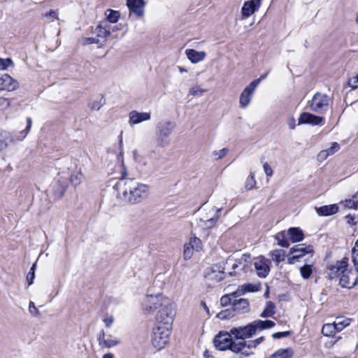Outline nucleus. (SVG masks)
Masks as SVG:
<instances>
[{
	"label": "nucleus",
	"mask_w": 358,
	"mask_h": 358,
	"mask_svg": "<svg viewBox=\"0 0 358 358\" xmlns=\"http://www.w3.org/2000/svg\"><path fill=\"white\" fill-rule=\"evenodd\" d=\"M117 199L124 203L137 204L146 199L149 195L148 185L134 178H121L115 185Z\"/></svg>",
	"instance_id": "nucleus-1"
},
{
	"label": "nucleus",
	"mask_w": 358,
	"mask_h": 358,
	"mask_svg": "<svg viewBox=\"0 0 358 358\" xmlns=\"http://www.w3.org/2000/svg\"><path fill=\"white\" fill-rule=\"evenodd\" d=\"M348 258L344 257L342 260L330 266L329 270L331 279L340 277L339 283L341 287L351 289L356 285L358 277L352 269L348 268Z\"/></svg>",
	"instance_id": "nucleus-2"
},
{
	"label": "nucleus",
	"mask_w": 358,
	"mask_h": 358,
	"mask_svg": "<svg viewBox=\"0 0 358 358\" xmlns=\"http://www.w3.org/2000/svg\"><path fill=\"white\" fill-rule=\"evenodd\" d=\"M275 325L271 320H255L246 326L234 327L231 329V334L236 341H245V339L250 338L258 331L271 329Z\"/></svg>",
	"instance_id": "nucleus-3"
},
{
	"label": "nucleus",
	"mask_w": 358,
	"mask_h": 358,
	"mask_svg": "<svg viewBox=\"0 0 358 358\" xmlns=\"http://www.w3.org/2000/svg\"><path fill=\"white\" fill-rule=\"evenodd\" d=\"M175 315V306L169 301L157 310L155 315V325L172 327Z\"/></svg>",
	"instance_id": "nucleus-4"
},
{
	"label": "nucleus",
	"mask_w": 358,
	"mask_h": 358,
	"mask_svg": "<svg viewBox=\"0 0 358 358\" xmlns=\"http://www.w3.org/2000/svg\"><path fill=\"white\" fill-rule=\"evenodd\" d=\"M250 262L251 256L248 254H243L240 257L230 256L222 264L224 267L229 268V270H225L226 273L230 276H234L238 273V271H236V269L239 268L240 271L245 270Z\"/></svg>",
	"instance_id": "nucleus-5"
},
{
	"label": "nucleus",
	"mask_w": 358,
	"mask_h": 358,
	"mask_svg": "<svg viewBox=\"0 0 358 358\" xmlns=\"http://www.w3.org/2000/svg\"><path fill=\"white\" fill-rule=\"evenodd\" d=\"M231 331L225 333L220 332L213 340L215 347L219 350H226L229 349L232 352L236 354L237 358H241V351H235L234 346L241 344V341H233Z\"/></svg>",
	"instance_id": "nucleus-6"
},
{
	"label": "nucleus",
	"mask_w": 358,
	"mask_h": 358,
	"mask_svg": "<svg viewBox=\"0 0 358 358\" xmlns=\"http://www.w3.org/2000/svg\"><path fill=\"white\" fill-rule=\"evenodd\" d=\"M32 125L31 117L27 118V127L21 131L18 135L14 137L12 134L6 130H0V152L6 149L8 144L15 143L16 141H22L29 134Z\"/></svg>",
	"instance_id": "nucleus-7"
},
{
	"label": "nucleus",
	"mask_w": 358,
	"mask_h": 358,
	"mask_svg": "<svg viewBox=\"0 0 358 358\" xmlns=\"http://www.w3.org/2000/svg\"><path fill=\"white\" fill-rule=\"evenodd\" d=\"M172 327L155 325L152 330V344L158 350L163 349L169 342Z\"/></svg>",
	"instance_id": "nucleus-8"
},
{
	"label": "nucleus",
	"mask_w": 358,
	"mask_h": 358,
	"mask_svg": "<svg viewBox=\"0 0 358 358\" xmlns=\"http://www.w3.org/2000/svg\"><path fill=\"white\" fill-rule=\"evenodd\" d=\"M170 300L161 294H148L142 303L143 310L145 314L150 315L164 306L165 303Z\"/></svg>",
	"instance_id": "nucleus-9"
},
{
	"label": "nucleus",
	"mask_w": 358,
	"mask_h": 358,
	"mask_svg": "<svg viewBox=\"0 0 358 358\" xmlns=\"http://www.w3.org/2000/svg\"><path fill=\"white\" fill-rule=\"evenodd\" d=\"M175 127V123L171 121H162L157 124V140L159 146L164 147L168 145L169 137Z\"/></svg>",
	"instance_id": "nucleus-10"
},
{
	"label": "nucleus",
	"mask_w": 358,
	"mask_h": 358,
	"mask_svg": "<svg viewBox=\"0 0 358 358\" xmlns=\"http://www.w3.org/2000/svg\"><path fill=\"white\" fill-rule=\"evenodd\" d=\"M330 97L320 92L315 94L310 103L311 110L317 113H323L328 110Z\"/></svg>",
	"instance_id": "nucleus-11"
},
{
	"label": "nucleus",
	"mask_w": 358,
	"mask_h": 358,
	"mask_svg": "<svg viewBox=\"0 0 358 358\" xmlns=\"http://www.w3.org/2000/svg\"><path fill=\"white\" fill-rule=\"evenodd\" d=\"M289 252L294 255L288 258V263L290 264H294L306 255L309 254L312 256L313 254V248L311 245L299 244L292 247L290 249Z\"/></svg>",
	"instance_id": "nucleus-12"
},
{
	"label": "nucleus",
	"mask_w": 358,
	"mask_h": 358,
	"mask_svg": "<svg viewBox=\"0 0 358 358\" xmlns=\"http://www.w3.org/2000/svg\"><path fill=\"white\" fill-rule=\"evenodd\" d=\"M264 341V337L261 336L255 340L246 341H241V344L234 346V350L241 351V358L249 357L253 355L252 348H256L260 343Z\"/></svg>",
	"instance_id": "nucleus-13"
},
{
	"label": "nucleus",
	"mask_w": 358,
	"mask_h": 358,
	"mask_svg": "<svg viewBox=\"0 0 358 358\" xmlns=\"http://www.w3.org/2000/svg\"><path fill=\"white\" fill-rule=\"evenodd\" d=\"M228 268L224 267L222 263L214 264L205 271V276L209 280L215 282H220L226 275V271Z\"/></svg>",
	"instance_id": "nucleus-14"
},
{
	"label": "nucleus",
	"mask_w": 358,
	"mask_h": 358,
	"mask_svg": "<svg viewBox=\"0 0 358 358\" xmlns=\"http://www.w3.org/2000/svg\"><path fill=\"white\" fill-rule=\"evenodd\" d=\"M254 266L257 275L259 278H266L270 272V264L269 259H266L263 257H259L254 259Z\"/></svg>",
	"instance_id": "nucleus-15"
},
{
	"label": "nucleus",
	"mask_w": 358,
	"mask_h": 358,
	"mask_svg": "<svg viewBox=\"0 0 358 358\" xmlns=\"http://www.w3.org/2000/svg\"><path fill=\"white\" fill-rule=\"evenodd\" d=\"M257 83H251L249 85H248L241 92L239 99V103L241 108H246L252 97L253 93L257 88Z\"/></svg>",
	"instance_id": "nucleus-16"
},
{
	"label": "nucleus",
	"mask_w": 358,
	"mask_h": 358,
	"mask_svg": "<svg viewBox=\"0 0 358 358\" xmlns=\"http://www.w3.org/2000/svg\"><path fill=\"white\" fill-rule=\"evenodd\" d=\"M129 124L131 127L140 124L143 122L150 120L151 118L150 113L138 112L137 110H131L129 115Z\"/></svg>",
	"instance_id": "nucleus-17"
},
{
	"label": "nucleus",
	"mask_w": 358,
	"mask_h": 358,
	"mask_svg": "<svg viewBox=\"0 0 358 358\" xmlns=\"http://www.w3.org/2000/svg\"><path fill=\"white\" fill-rule=\"evenodd\" d=\"M298 124H308L313 126L320 125L324 122V117L310 113H302L299 118Z\"/></svg>",
	"instance_id": "nucleus-18"
},
{
	"label": "nucleus",
	"mask_w": 358,
	"mask_h": 358,
	"mask_svg": "<svg viewBox=\"0 0 358 358\" xmlns=\"http://www.w3.org/2000/svg\"><path fill=\"white\" fill-rule=\"evenodd\" d=\"M262 0H250L245 1L241 8V14L243 17H249L254 14L260 7Z\"/></svg>",
	"instance_id": "nucleus-19"
},
{
	"label": "nucleus",
	"mask_w": 358,
	"mask_h": 358,
	"mask_svg": "<svg viewBox=\"0 0 358 358\" xmlns=\"http://www.w3.org/2000/svg\"><path fill=\"white\" fill-rule=\"evenodd\" d=\"M18 87V83L8 74L0 77V90L14 91Z\"/></svg>",
	"instance_id": "nucleus-20"
},
{
	"label": "nucleus",
	"mask_w": 358,
	"mask_h": 358,
	"mask_svg": "<svg viewBox=\"0 0 358 358\" xmlns=\"http://www.w3.org/2000/svg\"><path fill=\"white\" fill-rule=\"evenodd\" d=\"M200 217L197 221V223H201L210 218V217H220V213L221 208H216L214 206L209 208H199Z\"/></svg>",
	"instance_id": "nucleus-21"
},
{
	"label": "nucleus",
	"mask_w": 358,
	"mask_h": 358,
	"mask_svg": "<svg viewBox=\"0 0 358 358\" xmlns=\"http://www.w3.org/2000/svg\"><path fill=\"white\" fill-rule=\"evenodd\" d=\"M127 6L137 16L141 17L143 15L144 1L143 0H127Z\"/></svg>",
	"instance_id": "nucleus-22"
},
{
	"label": "nucleus",
	"mask_w": 358,
	"mask_h": 358,
	"mask_svg": "<svg viewBox=\"0 0 358 358\" xmlns=\"http://www.w3.org/2000/svg\"><path fill=\"white\" fill-rule=\"evenodd\" d=\"M185 54L187 58L191 61L193 64H196L199 62L204 60L206 58V54L204 51H196L194 49H187L185 50Z\"/></svg>",
	"instance_id": "nucleus-23"
},
{
	"label": "nucleus",
	"mask_w": 358,
	"mask_h": 358,
	"mask_svg": "<svg viewBox=\"0 0 358 358\" xmlns=\"http://www.w3.org/2000/svg\"><path fill=\"white\" fill-rule=\"evenodd\" d=\"M315 210L320 216H330L336 214L338 211V206L337 204L326 205L315 207Z\"/></svg>",
	"instance_id": "nucleus-24"
},
{
	"label": "nucleus",
	"mask_w": 358,
	"mask_h": 358,
	"mask_svg": "<svg viewBox=\"0 0 358 358\" xmlns=\"http://www.w3.org/2000/svg\"><path fill=\"white\" fill-rule=\"evenodd\" d=\"M232 307L234 310L238 313H245L249 310V302L245 299H234Z\"/></svg>",
	"instance_id": "nucleus-25"
},
{
	"label": "nucleus",
	"mask_w": 358,
	"mask_h": 358,
	"mask_svg": "<svg viewBox=\"0 0 358 358\" xmlns=\"http://www.w3.org/2000/svg\"><path fill=\"white\" fill-rule=\"evenodd\" d=\"M99 344L102 348H110L119 344V341L115 338H105V333L102 331L98 337Z\"/></svg>",
	"instance_id": "nucleus-26"
},
{
	"label": "nucleus",
	"mask_w": 358,
	"mask_h": 358,
	"mask_svg": "<svg viewBox=\"0 0 358 358\" xmlns=\"http://www.w3.org/2000/svg\"><path fill=\"white\" fill-rule=\"evenodd\" d=\"M289 239L292 243L300 242L304 238V234L299 228L291 227L287 230Z\"/></svg>",
	"instance_id": "nucleus-27"
},
{
	"label": "nucleus",
	"mask_w": 358,
	"mask_h": 358,
	"mask_svg": "<svg viewBox=\"0 0 358 358\" xmlns=\"http://www.w3.org/2000/svg\"><path fill=\"white\" fill-rule=\"evenodd\" d=\"M96 34L98 37L106 38L108 36L110 35V27L109 24L107 22H102L101 24L96 28Z\"/></svg>",
	"instance_id": "nucleus-28"
},
{
	"label": "nucleus",
	"mask_w": 358,
	"mask_h": 358,
	"mask_svg": "<svg viewBox=\"0 0 358 358\" xmlns=\"http://www.w3.org/2000/svg\"><path fill=\"white\" fill-rule=\"evenodd\" d=\"M294 355L292 348L279 349L271 355L269 358H292Z\"/></svg>",
	"instance_id": "nucleus-29"
},
{
	"label": "nucleus",
	"mask_w": 358,
	"mask_h": 358,
	"mask_svg": "<svg viewBox=\"0 0 358 358\" xmlns=\"http://www.w3.org/2000/svg\"><path fill=\"white\" fill-rule=\"evenodd\" d=\"M351 320L345 317L339 316L336 317L335 321L334 322L335 327H336V330L338 332L341 331L344 328L349 326L350 324Z\"/></svg>",
	"instance_id": "nucleus-30"
},
{
	"label": "nucleus",
	"mask_w": 358,
	"mask_h": 358,
	"mask_svg": "<svg viewBox=\"0 0 358 358\" xmlns=\"http://www.w3.org/2000/svg\"><path fill=\"white\" fill-rule=\"evenodd\" d=\"M287 236H289L287 231H282L278 233L275 236V238L278 241V245L282 248H288L289 243L287 240Z\"/></svg>",
	"instance_id": "nucleus-31"
},
{
	"label": "nucleus",
	"mask_w": 358,
	"mask_h": 358,
	"mask_svg": "<svg viewBox=\"0 0 358 358\" xmlns=\"http://www.w3.org/2000/svg\"><path fill=\"white\" fill-rule=\"evenodd\" d=\"M219 219V217H210V219L201 222V223H196L197 227L201 230H207L214 227Z\"/></svg>",
	"instance_id": "nucleus-32"
},
{
	"label": "nucleus",
	"mask_w": 358,
	"mask_h": 358,
	"mask_svg": "<svg viewBox=\"0 0 358 358\" xmlns=\"http://www.w3.org/2000/svg\"><path fill=\"white\" fill-rule=\"evenodd\" d=\"M270 256L273 261L277 264H279L280 262L285 260V252L282 249H275L271 251Z\"/></svg>",
	"instance_id": "nucleus-33"
},
{
	"label": "nucleus",
	"mask_w": 358,
	"mask_h": 358,
	"mask_svg": "<svg viewBox=\"0 0 358 358\" xmlns=\"http://www.w3.org/2000/svg\"><path fill=\"white\" fill-rule=\"evenodd\" d=\"M338 332L336 330V327L334 325V323L325 324L323 325L322 329V333L324 336L330 337L334 336V334Z\"/></svg>",
	"instance_id": "nucleus-34"
},
{
	"label": "nucleus",
	"mask_w": 358,
	"mask_h": 358,
	"mask_svg": "<svg viewBox=\"0 0 358 358\" xmlns=\"http://www.w3.org/2000/svg\"><path fill=\"white\" fill-rule=\"evenodd\" d=\"M275 306L271 301L266 303V307L264 311L261 313L260 317H272L274 313Z\"/></svg>",
	"instance_id": "nucleus-35"
},
{
	"label": "nucleus",
	"mask_w": 358,
	"mask_h": 358,
	"mask_svg": "<svg viewBox=\"0 0 358 358\" xmlns=\"http://www.w3.org/2000/svg\"><path fill=\"white\" fill-rule=\"evenodd\" d=\"M107 21L110 23H115L120 18V13L117 10H108L106 13Z\"/></svg>",
	"instance_id": "nucleus-36"
},
{
	"label": "nucleus",
	"mask_w": 358,
	"mask_h": 358,
	"mask_svg": "<svg viewBox=\"0 0 358 358\" xmlns=\"http://www.w3.org/2000/svg\"><path fill=\"white\" fill-rule=\"evenodd\" d=\"M300 273L303 279H308L313 273L312 265L305 264L301 266L300 268Z\"/></svg>",
	"instance_id": "nucleus-37"
},
{
	"label": "nucleus",
	"mask_w": 358,
	"mask_h": 358,
	"mask_svg": "<svg viewBox=\"0 0 358 358\" xmlns=\"http://www.w3.org/2000/svg\"><path fill=\"white\" fill-rule=\"evenodd\" d=\"M352 260L356 271L358 273V240L355 242L352 249Z\"/></svg>",
	"instance_id": "nucleus-38"
},
{
	"label": "nucleus",
	"mask_w": 358,
	"mask_h": 358,
	"mask_svg": "<svg viewBox=\"0 0 358 358\" xmlns=\"http://www.w3.org/2000/svg\"><path fill=\"white\" fill-rule=\"evenodd\" d=\"M234 309H226L217 313V317L220 320H227L234 316Z\"/></svg>",
	"instance_id": "nucleus-39"
},
{
	"label": "nucleus",
	"mask_w": 358,
	"mask_h": 358,
	"mask_svg": "<svg viewBox=\"0 0 358 358\" xmlns=\"http://www.w3.org/2000/svg\"><path fill=\"white\" fill-rule=\"evenodd\" d=\"M254 286L252 285H243L241 286V288L239 289H237L236 292H233L234 295H237L240 296L242 295L244 292H255L257 289H254Z\"/></svg>",
	"instance_id": "nucleus-40"
},
{
	"label": "nucleus",
	"mask_w": 358,
	"mask_h": 358,
	"mask_svg": "<svg viewBox=\"0 0 358 358\" xmlns=\"http://www.w3.org/2000/svg\"><path fill=\"white\" fill-rule=\"evenodd\" d=\"M207 90L201 88L199 85H195L189 89V93L193 96H201Z\"/></svg>",
	"instance_id": "nucleus-41"
},
{
	"label": "nucleus",
	"mask_w": 358,
	"mask_h": 358,
	"mask_svg": "<svg viewBox=\"0 0 358 358\" xmlns=\"http://www.w3.org/2000/svg\"><path fill=\"white\" fill-rule=\"evenodd\" d=\"M256 180L255 179V173L251 172L249 176L247 178L245 181V189L247 190H250L255 187Z\"/></svg>",
	"instance_id": "nucleus-42"
},
{
	"label": "nucleus",
	"mask_w": 358,
	"mask_h": 358,
	"mask_svg": "<svg viewBox=\"0 0 358 358\" xmlns=\"http://www.w3.org/2000/svg\"><path fill=\"white\" fill-rule=\"evenodd\" d=\"M237 296V295H234L233 293H231V294H226L222 296L220 299V303L222 306H227L229 304H232L234 300L232 297L236 299Z\"/></svg>",
	"instance_id": "nucleus-43"
},
{
	"label": "nucleus",
	"mask_w": 358,
	"mask_h": 358,
	"mask_svg": "<svg viewBox=\"0 0 358 358\" xmlns=\"http://www.w3.org/2000/svg\"><path fill=\"white\" fill-rule=\"evenodd\" d=\"M194 250V249L192 248V246H190L189 244H185L184 245V250H183L184 259L186 260L189 259L193 255Z\"/></svg>",
	"instance_id": "nucleus-44"
},
{
	"label": "nucleus",
	"mask_w": 358,
	"mask_h": 358,
	"mask_svg": "<svg viewBox=\"0 0 358 358\" xmlns=\"http://www.w3.org/2000/svg\"><path fill=\"white\" fill-rule=\"evenodd\" d=\"M188 244L190 246H192V248L196 251H199L201 248V241L196 237L192 238Z\"/></svg>",
	"instance_id": "nucleus-45"
},
{
	"label": "nucleus",
	"mask_w": 358,
	"mask_h": 358,
	"mask_svg": "<svg viewBox=\"0 0 358 358\" xmlns=\"http://www.w3.org/2000/svg\"><path fill=\"white\" fill-rule=\"evenodd\" d=\"M82 178L83 175L81 173H77L71 176L70 181L73 185L77 186L81 182Z\"/></svg>",
	"instance_id": "nucleus-46"
},
{
	"label": "nucleus",
	"mask_w": 358,
	"mask_h": 358,
	"mask_svg": "<svg viewBox=\"0 0 358 358\" xmlns=\"http://www.w3.org/2000/svg\"><path fill=\"white\" fill-rule=\"evenodd\" d=\"M36 263L32 265L30 268L29 272L27 276V280L29 285H31L34 282V279L35 277V269H36Z\"/></svg>",
	"instance_id": "nucleus-47"
},
{
	"label": "nucleus",
	"mask_w": 358,
	"mask_h": 358,
	"mask_svg": "<svg viewBox=\"0 0 358 358\" xmlns=\"http://www.w3.org/2000/svg\"><path fill=\"white\" fill-rule=\"evenodd\" d=\"M228 152V149L227 148H222L220 150H215L213 152V156L216 159H222V157H224Z\"/></svg>",
	"instance_id": "nucleus-48"
},
{
	"label": "nucleus",
	"mask_w": 358,
	"mask_h": 358,
	"mask_svg": "<svg viewBox=\"0 0 358 358\" xmlns=\"http://www.w3.org/2000/svg\"><path fill=\"white\" fill-rule=\"evenodd\" d=\"M345 206L348 208L356 209L358 207V201L355 198L347 199L345 201Z\"/></svg>",
	"instance_id": "nucleus-49"
},
{
	"label": "nucleus",
	"mask_w": 358,
	"mask_h": 358,
	"mask_svg": "<svg viewBox=\"0 0 358 358\" xmlns=\"http://www.w3.org/2000/svg\"><path fill=\"white\" fill-rule=\"evenodd\" d=\"M103 106L102 98L94 100L90 104V107L92 110H99Z\"/></svg>",
	"instance_id": "nucleus-50"
},
{
	"label": "nucleus",
	"mask_w": 358,
	"mask_h": 358,
	"mask_svg": "<svg viewBox=\"0 0 358 358\" xmlns=\"http://www.w3.org/2000/svg\"><path fill=\"white\" fill-rule=\"evenodd\" d=\"M348 85L353 90L358 87V75L350 77L348 81Z\"/></svg>",
	"instance_id": "nucleus-51"
},
{
	"label": "nucleus",
	"mask_w": 358,
	"mask_h": 358,
	"mask_svg": "<svg viewBox=\"0 0 358 358\" xmlns=\"http://www.w3.org/2000/svg\"><path fill=\"white\" fill-rule=\"evenodd\" d=\"M13 64L11 59H1L0 58V70H6L9 66Z\"/></svg>",
	"instance_id": "nucleus-52"
},
{
	"label": "nucleus",
	"mask_w": 358,
	"mask_h": 358,
	"mask_svg": "<svg viewBox=\"0 0 358 358\" xmlns=\"http://www.w3.org/2000/svg\"><path fill=\"white\" fill-rule=\"evenodd\" d=\"M29 310L30 313L35 317H39L41 315L39 310L35 306V304L33 301H30L29 303Z\"/></svg>",
	"instance_id": "nucleus-53"
},
{
	"label": "nucleus",
	"mask_w": 358,
	"mask_h": 358,
	"mask_svg": "<svg viewBox=\"0 0 358 358\" xmlns=\"http://www.w3.org/2000/svg\"><path fill=\"white\" fill-rule=\"evenodd\" d=\"M340 149V145L338 143L334 142L332 143L331 147L327 149V152L329 155H334L335 152H338Z\"/></svg>",
	"instance_id": "nucleus-54"
},
{
	"label": "nucleus",
	"mask_w": 358,
	"mask_h": 358,
	"mask_svg": "<svg viewBox=\"0 0 358 358\" xmlns=\"http://www.w3.org/2000/svg\"><path fill=\"white\" fill-rule=\"evenodd\" d=\"M59 11L58 10H52L44 15L45 17L50 19H59Z\"/></svg>",
	"instance_id": "nucleus-55"
},
{
	"label": "nucleus",
	"mask_w": 358,
	"mask_h": 358,
	"mask_svg": "<svg viewBox=\"0 0 358 358\" xmlns=\"http://www.w3.org/2000/svg\"><path fill=\"white\" fill-rule=\"evenodd\" d=\"M10 101L6 98L0 97V110H4L10 106Z\"/></svg>",
	"instance_id": "nucleus-56"
},
{
	"label": "nucleus",
	"mask_w": 358,
	"mask_h": 358,
	"mask_svg": "<svg viewBox=\"0 0 358 358\" xmlns=\"http://www.w3.org/2000/svg\"><path fill=\"white\" fill-rule=\"evenodd\" d=\"M58 186V189L55 192V195L57 197H62L66 190V185H60L59 184H56Z\"/></svg>",
	"instance_id": "nucleus-57"
},
{
	"label": "nucleus",
	"mask_w": 358,
	"mask_h": 358,
	"mask_svg": "<svg viewBox=\"0 0 358 358\" xmlns=\"http://www.w3.org/2000/svg\"><path fill=\"white\" fill-rule=\"evenodd\" d=\"M263 168H264V171L265 174L268 177H271V176H273V171L272 168L270 166V165L267 162H265L263 164Z\"/></svg>",
	"instance_id": "nucleus-58"
},
{
	"label": "nucleus",
	"mask_w": 358,
	"mask_h": 358,
	"mask_svg": "<svg viewBox=\"0 0 358 358\" xmlns=\"http://www.w3.org/2000/svg\"><path fill=\"white\" fill-rule=\"evenodd\" d=\"M290 335L289 331H282V332H276L272 334V337L275 339H279L283 337H287Z\"/></svg>",
	"instance_id": "nucleus-59"
},
{
	"label": "nucleus",
	"mask_w": 358,
	"mask_h": 358,
	"mask_svg": "<svg viewBox=\"0 0 358 358\" xmlns=\"http://www.w3.org/2000/svg\"><path fill=\"white\" fill-rule=\"evenodd\" d=\"M328 156H329V155L328 154V152H327L326 150H322L319 152V154L317 155V159L320 161H323V160L326 159Z\"/></svg>",
	"instance_id": "nucleus-60"
},
{
	"label": "nucleus",
	"mask_w": 358,
	"mask_h": 358,
	"mask_svg": "<svg viewBox=\"0 0 358 358\" xmlns=\"http://www.w3.org/2000/svg\"><path fill=\"white\" fill-rule=\"evenodd\" d=\"M287 124L290 129H294L296 127V120L294 117H289L287 120Z\"/></svg>",
	"instance_id": "nucleus-61"
},
{
	"label": "nucleus",
	"mask_w": 358,
	"mask_h": 358,
	"mask_svg": "<svg viewBox=\"0 0 358 358\" xmlns=\"http://www.w3.org/2000/svg\"><path fill=\"white\" fill-rule=\"evenodd\" d=\"M113 317L112 316L107 317L104 319L103 322L106 327H110L113 323Z\"/></svg>",
	"instance_id": "nucleus-62"
},
{
	"label": "nucleus",
	"mask_w": 358,
	"mask_h": 358,
	"mask_svg": "<svg viewBox=\"0 0 358 358\" xmlns=\"http://www.w3.org/2000/svg\"><path fill=\"white\" fill-rule=\"evenodd\" d=\"M268 73H269V71H268L267 72H266L264 74L262 75V76H260V78H257V79H256V80H253L252 83L257 82V86L259 85V84L260 83V82H261L262 80H264V79L267 77V76L268 75Z\"/></svg>",
	"instance_id": "nucleus-63"
},
{
	"label": "nucleus",
	"mask_w": 358,
	"mask_h": 358,
	"mask_svg": "<svg viewBox=\"0 0 358 358\" xmlns=\"http://www.w3.org/2000/svg\"><path fill=\"white\" fill-rule=\"evenodd\" d=\"M86 41L89 44H93V43H98L99 42V40L96 38H94V37H90V38H86Z\"/></svg>",
	"instance_id": "nucleus-64"
}]
</instances>
